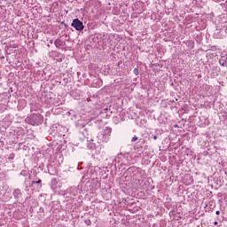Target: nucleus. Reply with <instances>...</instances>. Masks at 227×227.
<instances>
[{"label": "nucleus", "instance_id": "17", "mask_svg": "<svg viewBox=\"0 0 227 227\" xmlns=\"http://www.w3.org/2000/svg\"><path fill=\"white\" fill-rule=\"evenodd\" d=\"M48 47H51V45H50V44H48Z\"/></svg>", "mask_w": 227, "mask_h": 227}, {"label": "nucleus", "instance_id": "5", "mask_svg": "<svg viewBox=\"0 0 227 227\" xmlns=\"http://www.w3.org/2000/svg\"><path fill=\"white\" fill-rule=\"evenodd\" d=\"M219 63L221 65V67H227V58H221L219 59Z\"/></svg>", "mask_w": 227, "mask_h": 227}, {"label": "nucleus", "instance_id": "6", "mask_svg": "<svg viewBox=\"0 0 227 227\" xmlns=\"http://www.w3.org/2000/svg\"><path fill=\"white\" fill-rule=\"evenodd\" d=\"M99 137H101L103 143H107V141H109V137L107 135L100 134Z\"/></svg>", "mask_w": 227, "mask_h": 227}, {"label": "nucleus", "instance_id": "9", "mask_svg": "<svg viewBox=\"0 0 227 227\" xmlns=\"http://www.w3.org/2000/svg\"><path fill=\"white\" fill-rule=\"evenodd\" d=\"M133 72H134L135 75H139V69L135 68V69L133 70Z\"/></svg>", "mask_w": 227, "mask_h": 227}, {"label": "nucleus", "instance_id": "8", "mask_svg": "<svg viewBox=\"0 0 227 227\" xmlns=\"http://www.w3.org/2000/svg\"><path fill=\"white\" fill-rule=\"evenodd\" d=\"M35 184H42V180L39 179L38 181H32L31 185H35Z\"/></svg>", "mask_w": 227, "mask_h": 227}, {"label": "nucleus", "instance_id": "13", "mask_svg": "<svg viewBox=\"0 0 227 227\" xmlns=\"http://www.w3.org/2000/svg\"><path fill=\"white\" fill-rule=\"evenodd\" d=\"M220 214H221V211H219V210L215 212L216 215H219Z\"/></svg>", "mask_w": 227, "mask_h": 227}, {"label": "nucleus", "instance_id": "4", "mask_svg": "<svg viewBox=\"0 0 227 227\" xmlns=\"http://www.w3.org/2000/svg\"><path fill=\"white\" fill-rule=\"evenodd\" d=\"M111 132H113V129L109 128V127H106L105 129H104V133L106 136H108V137H111Z\"/></svg>", "mask_w": 227, "mask_h": 227}, {"label": "nucleus", "instance_id": "1", "mask_svg": "<svg viewBox=\"0 0 227 227\" xmlns=\"http://www.w3.org/2000/svg\"><path fill=\"white\" fill-rule=\"evenodd\" d=\"M25 121L29 125H42L43 123V116L40 114H32Z\"/></svg>", "mask_w": 227, "mask_h": 227}, {"label": "nucleus", "instance_id": "16", "mask_svg": "<svg viewBox=\"0 0 227 227\" xmlns=\"http://www.w3.org/2000/svg\"><path fill=\"white\" fill-rule=\"evenodd\" d=\"M54 42H53V40L51 39V40H50V43H53Z\"/></svg>", "mask_w": 227, "mask_h": 227}, {"label": "nucleus", "instance_id": "7", "mask_svg": "<svg viewBox=\"0 0 227 227\" xmlns=\"http://www.w3.org/2000/svg\"><path fill=\"white\" fill-rule=\"evenodd\" d=\"M55 47H61V45H63V41H60L59 39H56L54 42Z\"/></svg>", "mask_w": 227, "mask_h": 227}, {"label": "nucleus", "instance_id": "12", "mask_svg": "<svg viewBox=\"0 0 227 227\" xmlns=\"http://www.w3.org/2000/svg\"><path fill=\"white\" fill-rule=\"evenodd\" d=\"M15 157V154H13V153H12L11 155H10V159H13Z\"/></svg>", "mask_w": 227, "mask_h": 227}, {"label": "nucleus", "instance_id": "2", "mask_svg": "<svg viewBox=\"0 0 227 227\" xmlns=\"http://www.w3.org/2000/svg\"><path fill=\"white\" fill-rule=\"evenodd\" d=\"M71 26L72 27H74L76 31H82L84 29V23L77 18L73 20Z\"/></svg>", "mask_w": 227, "mask_h": 227}, {"label": "nucleus", "instance_id": "15", "mask_svg": "<svg viewBox=\"0 0 227 227\" xmlns=\"http://www.w3.org/2000/svg\"><path fill=\"white\" fill-rule=\"evenodd\" d=\"M218 224H219V223H217V222H215V223H214V225H215V226H217Z\"/></svg>", "mask_w": 227, "mask_h": 227}, {"label": "nucleus", "instance_id": "3", "mask_svg": "<svg viewBox=\"0 0 227 227\" xmlns=\"http://www.w3.org/2000/svg\"><path fill=\"white\" fill-rule=\"evenodd\" d=\"M14 200H19V198H22V192L20 189H15L12 192Z\"/></svg>", "mask_w": 227, "mask_h": 227}, {"label": "nucleus", "instance_id": "11", "mask_svg": "<svg viewBox=\"0 0 227 227\" xmlns=\"http://www.w3.org/2000/svg\"><path fill=\"white\" fill-rule=\"evenodd\" d=\"M96 38H97V39L102 38V35L98 34V35H96Z\"/></svg>", "mask_w": 227, "mask_h": 227}, {"label": "nucleus", "instance_id": "14", "mask_svg": "<svg viewBox=\"0 0 227 227\" xmlns=\"http://www.w3.org/2000/svg\"><path fill=\"white\" fill-rule=\"evenodd\" d=\"M153 139H154V141H156V139H158L157 135L153 136Z\"/></svg>", "mask_w": 227, "mask_h": 227}, {"label": "nucleus", "instance_id": "10", "mask_svg": "<svg viewBox=\"0 0 227 227\" xmlns=\"http://www.w3.org/2000/svg\"><path fill=\"white\" fill-rule=\"evenodd\" d=\"M137 139H138L137 137L134 136L132 137L131 141H132V143H134V142L137 141Z\"/></svg>", "mask_w": 227, "mask_h": 227}]
</instances>
